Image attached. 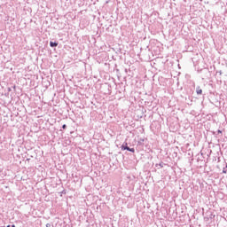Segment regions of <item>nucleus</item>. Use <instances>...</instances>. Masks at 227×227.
Masks as SVG:
<instances>
[{"mask_svg": "<svg viewBox=\"0 0 227 227\" xmlns=\"http://www.w3.org/2000/svg\"><path fill=\"white\" fill-rule=\"evenodd\" d=\"M62 129H67V124H64L63 126H62Z\"/></svg>", "mask_w": 227, "mask_h": 227, "instance_id": "5", "label": "nucleus"}, {"mask_svg": "<svg viewBox=\"0 0 227 227\" xmlns=\"http://www.w3.org/2000/svg\"><path fill=\"white\" fill-rule=\"evenodd\" d=\"M218 134H223V131H221V129H218Z\"/></svg>", "mask_w": 227, "mask_h": 227, "instance_id": "6", "label": "nucleus"}, {"mask_svg": "<svg viewBox=\"0 0 227 227\" xmlns=\"http://www.w3.org/2000/svg\"><path fill=\"white\" fill-rule=\"evenodd\" d=\"M196 93H197V95H202L203 90H201V88L198 87L196 90Z\"/></svg>", "mask_w": 227, "mask_h": 227, "instance_id": "1", "label": "nucleus"}, {"mask_svg": "<svg viewBox=\"0 0 227 227\" xmlns=\"http://www.w3.org/2000/svg\"><path fill=\"white\" fill-rule=\"evenodd\" d=\"M51 47H58V43H50Z\"/></svg>", "mask_w": 227, "mask_h": 227, "instance_id": "3", "label": "nucleus"}, {"mask_svg": "<svg viewBox=\"0 0 227 227\" xmlns=\"http://www.w3.org/2000/svg\"><path fill=\"white\" fill-rule=\"evenodd\" d=\"M126 145H127V144H126ZM126 145H121V150H130V147H129V146H126Z\"/></svg>", "mask_w": 227, "mask_h": 227, "instance_id": "2", "label": "nucleus"}, {"mask_svg": "<svg viewBox=\"0 0 227 227\" xmlns=\"http://www.w3.org/2000/svg\"><path fill=\"white\" fill-rule=\"evenodd\" d=\"M7 227H10V225H8Z\"/></svg>", "mask_w": 227, "mask_h": 227, "instance_id": "9", "label": "nucleus"}, {"mask_svg": "<svg viewBox=\"0 0 227 227\" xmlns=\"http://www.w3.org/2000/svg\"><path fill=\"white\" fill-rule=\"evenodd\" d=\"M128 152H131L132 153H134V152H136V150L134 148H129V150H128Z\"/></svg>", "mask_w": 227, "mask_h": 227, "instance_id": "4", "label": "nucleus"}, {"mask_svg": "<svg viewBox=\"0 0 227 227\" xmlns=\"http://www.w3.org/2000/svg\"><path fill=\"white\" fill-rule=\"evenodd\" d=\"M223 173H226V170H223Z\"/></svg>", "mask_w": 227, "mask_h": 227, "instance_id": "7", "label": "nucleus"}, {"mask_svg": "<svg viewBox=\"0 0 227 227\" xmlns=\"http://www.w3.org/2000/svg\"><path fill=\"white\" fill-rule=\"evenodd\" d=\"M12 227H15V225H12Z\"/></svg>", "mask_w": 227, "mask_h": 227, "instance_id": "8", "label": "nucleus"}]
</instances>
